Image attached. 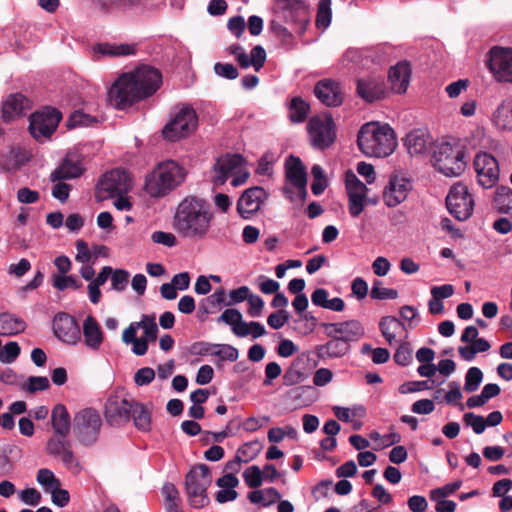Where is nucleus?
Masks as SVG:
<instances>
[{
	"mask_svg": "<svg viewBox=\"0 0 512 512\" xmlns=\"http://www.w3.org/2000/svg\"><path fill=\"white\" fill-rule=\"evenodd\" d=\"M16 197L17 201L21 204H33L39 201L40 194L38 191L28 187H21L18 189Z\"/></svg>",
	"mask_w": 512,
	"mask_h": 512,
	"instance_id": "obj_62",
	"label": "nucleus"
},
{
	"mask_svg": "<svg viewBox=\"0 0 512 512\" xmlns=\"http://www.w3.org/2000/svg\"><path fill=\"white\" fill-rule=\"evenodd\" d=\"M132 186L131 179L125 170L114 169L103 175L99 180L95 197L97 201H105L118 194H125Z\"/></svg>",
	"mask_w": 512,
	"mask_h": 512,
	"instance_id": "obj_10",
	"label": "nucleus"
},
{
	"mask_svg": "<svg viewBox=\"0 0 512 512\" xmlns=\"http://www.w3.org/2000/svg\"><path fill=\"white\" fill-rule=\"evenodd\" d=\"M266 60V52L264 48L260 45L255 46L252 50L250 55H248L246 52L243 54H240V57L237 59L238 64L242 68H248L252 66L255 71H259Z\"/></svg>",
	"mask_w": 512,
	"mask_h": 512,
	"instance_id": "obj_40",
	"label": "nucleus"
},
{
	"mask_svg": "<svg viewBox=\"0 0 512 512\" xmlns=\"http://www.w3.org/2000/svg\"><path fill=\"white\" fill-rule=\"evenodd\" d=\"M243 478L247 486L250 488H258L263 482L262 471L256 465L248 467L243 472Z\"/></svg>",
	"mask_w": 512,
	"mask_h": 512,
	"instance_id": "obj_54",
	"label": "nucleus"
},
{
	"mask_svg": "<svg viewBox=\"0 0 512 512\" xmlns=\"http://www.w3.org/2000/svg\"><path fill=\"white\" fill-rule=\"evenodd\" d=\"M212 483L208 466L201 464L190 469L185 478V490L189 504L196 509L207 506L210 502L207 489Z\"/></svg>",
	"mask_w": 512,
	"mask_h": 512,
	"instance_id": "obj_7",
	"label": "nucleus"
},
{
	"mask_svg": "<svg viewBox=\"0 0 512 512\" xmlns=\"http://www.w3.org/2000/svg\"><path fill=\"white\" fill-rule=\"evenodd\" d=\"M83 172L80 162L66 158L50 175L53 182L79 177Z\"/></svg>",
	"mask_w": 512,
	"mask_h": 512,
	"instance_id": "obj_36",
	"label": "nucleus"
},
{
	"mask_svg": "<svg viewBox=\"0 0 512 512\" xmlns=\"http://www.w3.org/2000/svg\"><path fill=\"white\" fill-rule=\"evenodd\" d=\"M465 423L470 426L476 434H481L486 428L484 417L468 412L464 415Z\"/></svg>",
	"mask_w": 512,
	"mask_h": 512,
	"instance_id": "obj_60",
	"label": "nucleus"
},
{
	"mask_svg": "<svg viewBox=\"0 0 512 512\" xmlns=\"http://www.w3.org/2000/svg\"><path fill=\"white\" fill-rule=\"evenodd\" d=\"M46 452L53 457H59L64 466L71 472L78 474L82 470L80 461L68 439V434L53 433L47 441Z\"/></svg>",
	"mask_w": 512,
	"mask_h": 512,
	"instance_id": "obj_11",
	"label": "nucleus"
},
{
	"mask_svg": "<svg viewBox=\"0 0 512 512\" xmlns=\"http://www.w3.org/2000/svg\"><path fill=\"white\" fill-rule=\"evenodd\" d=\"M25 328L23 319L10 313H0V335L13 336L23 332Z\"/></svg>",
	"mask_w": 512,
	"mask_h": 512,
	"instance_id": "obj_39",
	"label": "nucleus"
},
{
	"mask_svg": "<svg viewBox=\"0 0 512 512\" xmlns=\"http://www.w3.org/2000/svg\"><path fill=\"white\" fill-rule=\"evenodd\" d=\"M244 159L239 154H227L220 157L213 166L212 181L215 185H223L230 176H233Z\"/></svg>",
	"mask_w": 512,
	"mask_h": 512,
	"instance_id": "obj_22",
	"label": "nucleus"
},
{
	"mask_svg": "<svg viewBox=\"0 0 512 512\" xmlns=\"http://www.w3.org/2000/svg\"><path fill=\"white\" fill-rule=\"evenodd\" d=\"M53 286L59 290L63 291L67 288L79 289L82 284L72 275H54L53 276Z\"/></svg>",
	"mask_w": 512,
	"mask_h": 512,
	"instance_id": "obj_53",
	"label": "nucleus"
},
{
	"mask_svg": "<svg viewBox=\"0 0 512 512\" xmlns=\"http://www.w3.org/2000/svg\"><path fill=\"white\" fill-rule=\"evenodd\" d=\"M432 140L429 133L423 129H415L406 135L405 147L412 156L422 155L429 151Z\"/></svg>",
	"mask_w": 512,
	"mask_h": 512,
	"instance_id": "obj_30",
	"label": "nucleus"
},
{
	"mask_svg": "<svg viewBox=\"0 0 512 512\" xmlns=\"http://www.w3.org/2000/svg\"><path fill=\"white\" fill-rule=\"evenodd\" d=\"M139 329L144 332V339L148 341H155L158 333V326L156 324L155 316L143 315L141 321L137 322Z\"/></svg>",
	"mask_w": 512,
	"mask_h": 512,
	"instance_id": "obj_47",
	"label": "nucleus"
},
{
	"mask_svg": "<svg viewBox=\"0 0 512 512\" xmlns=\"http://www.w3.org/2000/svg\"><path fill=\"white\" fill-rule=\"evenodd\" d=\"M61 114L56 109L46 108L30 116L29 131L34 139L43 141L55 132Z\"/></svg>",
	"mask_w": 512,
	"mask_h": 512,
	"instance_id": "obj_13",
	"label": "nucleus"
},
{
	"mask_svg": "<svg viewBox=\"0 0 512 512\" xmlns=\"http://www.w3.org/2000/svg\"><path fill=\"white\" fill-rule=\"evenodd\" d=\"M370 296L375 300L396 299L398 292L395 289L384 288L380 280H374Z\"/></svg>",
	"mask_w": 512,
	"mask_h": 512,
	"instance_id": "obj_50",
	"label": "nucleus"
},
{
	"mask_svg": "<svg viewBox=\"0 0 512 512\" xmlns=\"http://www.w3.org/2000/svg\"><path fill=\"white\" fill-rule=\"evenodd\" d=\"M492 123L502 130H512V100H504L493 112Z\"/></svg>",
	"mask_w": 512,
	"mask_h": 512,
	"instance_id": "obj_37",
	"label": "nucleus"
},
{
	"mask_svg": "<svg viewBox=\"0 0 512 512\" xmlns=\"http://www.w3.org/2000/svg\"><path fill=\"white\" fill-rule=\"evenodd\" d=\"M76 255L75 260L81 264L93 263V254L88 247V244L83 240L76 241Z\"/></svg>",
	"mask_w": 512,
	"mask_h": 512,
	"instance_id": "obj_59",
	"label": "nucleus"
},
{
	"mask_svg": "<svg viewBox=\"0 0 512 512\" xmlns=\"http://www.w3.org/2000/svg\"><path fill=\"white\" fill-rule=\"evenodd\" d=\"M412 189L411 181L401 175H392L383 191V201L388 207H395L406 200Z\"/></svg>",
	"mask_w": 512,
	"mask_h": 512,
	"instance_id": "obj_21",
	"label": "nucleus"
},
{
	"mask_svg": "<svg viewBox=\"0 0 512 512\" xmlns=\"http://www.w3.org/2000/svg\"><path fill=\"white\" fill-rule=\"evenodd\" d=\"M488 67L496 80L512 83V49L498 46L491 48Z\"/></svg>",
	"mask_w": 512,
	"mask_h": 512,
	"instance_id": "obj_14",
	"label": "nucleus"
},
{
	"mask_svg": "<svg viewBox=\"0 0 512 512\" xmlns=\"http://www.w3.org/2000/svg\"><path fill=\"white\" fill-rule=\"evenodd\" d=\"M331 0H321L318 5L316 24L318 27L327 28L331 23Z\"/></svg>",
	"mask_w": 512,
	"mask_h": 512,
	"instance_id": "obj_48",
	"label": "nucleus"
},
{
	"mask_svg": "<svg viewBox=\"0 0 512 512\" xmlns=\"http://www.w3.org/2000/svg\"><path fill=\"white\" fill-rule=\"evenodd\" d=\"M329 340L316 347V354L320 359H335L345 356L349 350L350 345L339 339L336 336H327Z\"/></svg>",
	"mask_w": 512,
	"mask_h": 512,
	"instance_id": "obj_31",
	"label": "nucleus"
},
{
	"mask_svg": "<svg viewBox=\"0 0 512 512\" xmlns=\"http://www.w3.org/2000/svg\"><path fill=\"white\" fill-rule=\"evenodd\" d=\"M162 83L161 73L150 66L121 74L108 91V100L117 109H125L154 94Z\"/></svg>",
	"mask_w": 512,
	"mask_h": 512,
	"instance_id": "obj_1",
	"label": "nucleus"
},
{
	"mask_svg": "<svg viewBox=\"0 0 512 512\" xmlns=\"http://www.w3.org/2000/svg\"><path fill=\"white\" fill-rule=\"evenodd\" d=\"M187 170L173 160L159 163L146 177L145 191L154 198L165 197L184 183Z\"/></svg>",
	"mask_w": 512,
	"mask_h": 512,
	"instance_id": "obj_4",
	"label": "nucleus"
},
{
	"mask_svg": "<svg viewBox=\"0 0 512 512\" xmlns=\"http://www.w3.org/2000/svg\"><path fill=\"white\" fill-rule=\"evenodd\" d=\"M357 93L367 102H374L384 97L385 86L382 77L369 76L360 79L357 84Z\"/></svg>",
	"mask_w": 512,
	"mask_h": 512,
	"instance_id": "obj_27",
	"label": "nucleus"
},
{
	"mask_svg": "<svg viewBox=\"0 0 512 512\" xmlns=\"http://www.w3.org/2000/svg\"><path fill=\"white\" fill-rule=\"evenodd\" d=\"M446 205L449 212L460 221L467 220L474 210V200L467 186L462 183L452 186L446 197Z\"/></svg>",
	"mask_w": 512,
	"mask_h": 512,
	"instance_id": "obj_12",
	"label": "nucleus"
},
{
	"mask_svg": "<svg viewBox=\"0 0 512 512\" xmlns=\"http://www.w3.org/2000/svg\"><path fill=\"white\" fill-rule=\"evenodd\" d=\"M198 124L196 111L191 105H182L174 118L164 127L163 136L169 141H176L193 132Z\"/></svg>",
	"mask_w": 512,
	"mask_h": 512,
	"instance_id": "obj_8",
	"label": "nucleus"
},
{
	"mask_svg": "<svg viewBox=\"0 0 512 512\" xmlns=\"http://www.w3.org/2000/svg\"><path fill=\"white\" fill-rule=\"evenodd\" d=\"M357 143L364 155L377 158L391 155L397 146L394 130L379 122L364 124L358 132Z\"/></svg>",
	"mask_w": 512,
	"mask_h": 512,
	"instance_id": "obj_3",
	"label": "nucleus"
},
{
	"mask_svg": "<svg viewBox=\"0 0 512 512\" xmlns=\"http://www.w3.org/2000/svg\"><path fill=\"white\" fill-rule=\"evenodd\" d=\"M268 195L264 188L255 186L246 189L237 202V211L244 219H250L257 213Z\"/></svg>",
	"mask_w": 512,
	"mask_h": 512,
	"instance_id": "obj_20",
	"label": "nucleus"
},
{
	"mask_svg": "<svg viewBox=\"0 0 512 512\" xmlns=\"http://www.w3.org/2000/svg\"><path fill=\"white\" fill-rule=\"evenodd\" d=\"M286 169V177L289 182L302 190L305 193V188L307 184V177L305 168L301 162V160L294 156H289L285 163Z\"/></svg>",
	"mask_w": 512,
	"mask_h": 512,
	"instance_id": "obj_33",
	"label": "nucleus"
},
{
	"mask_svg": "<svg viewBox=\"0 0 512 512\" xmlns=\"http://www.w3.org/2000/svg\"><path fill=\"white\" fill-rule=\"evenodd\" d=\"M135 400L124 391L110 395L105 403L104 416L111 426H123L130 421Z\"/></svg>",
	"mask_w": 512,
	"mask_h": 512,
	"instance_id": "obj_9",
	"label": "nucleus"
},
{
	"mask_svg": "<svg viewBox=\"0 0 512 512\" xmlns=\"http://www.w3.org/2000/svg\"><path fill=\"white\" fill-rule=\"evenodd\" d=\"M494 205L500 212L512 216V190L508 189L498 193L494 199Z\"/></svg>",
	"mask_w": 512,
	"mask_h": 512,
	"instance_id": "obj_55",
	"label": "nucleus"
},
{
	"mask_svg": "<svg viewBox=\"0 0 512 512\" xmlns=\"http://www.w3.org/2000/svg\"><path fill=\"white\" fill-rule=\"evenodd\" d=\"M49 380L44 376H31L27 380L26 390L30 393L46 390L49 388Z\"/></svg>",
	"mask_w": 512,
	"mask_h": 512,
	"instance_id": "obj_64",
	"label": "nucleus"
},
{
	"mask_svg": "<svg viewBox=\"0 0 512 512\" xmlns=\"http://www.w3.org/2000/svg\"><path fill=\"white\" fill-rule=\"evenodd\" d=\"M265 333L266 330L264 326L256 321H251L249 323L245 322L234 329V334L238 337H246L251 335L254 339H256L263 336Z\"/></svg>",
	"mask_w": 512,
	"mask_h": 512,
	"instance_id": "obj_44",
	"label": "nucleus"
},
{
	"mask_svg": "<svg viewBox=\"0 0 512 512\" xmlns=\"http://www.w3.org/2000/svg\"><path fill=\"white\" fill-rule=\"evenodd\" d=\"M101 427L102 418L94 408L79 410L72 420L74 437L78 444L83 447H91L97 443Z\"/></svg>",
	"mask_w": 512,
	"mask_h": 512,
	"instance_id": "obj_6",
	"label": "nucleus"
},
{
	"mask_svg": "<svg viewBox=\"0 0 512 512\" xmlns=\"http://www.w3.org/2000/svg\"><path fill=\"white\" fill-rule=\"evenodd\" d=\"M345 183L349 197V212L353 217H357L364 210L368 188L352 172L346 174Z\"/></svg>",
	"mask_w": 512,
	"mask_h": 512,
	"instance_id": "obj_19",
	"label": "nucleus"
},
{
	"mask_svg": "<svg viewBox=\"0 0 512 512\" xmlns=\"http://www.w3.org/2000/svg\"><path fill=\"white\" fill-rule=\"evenodd\" d=\"M483 379V373L478 367L468 369L465 376L464 389L466 392H474L478 389Z\"/></svg>",
	"mask_w": 512,
	"mask_h": 512,
	"instance_id": "obj_49",
	"label": "nucleus"
},
{
	"mask_svg": "<svg viewBox=\"0 0 512 512\" xmlns=\"http://www.w3.org/2000/svg\"><path fill=\"white\" fill-rule=\"evenodd\" d=\"M281 495L277 489L273 487L255 490L249 493L248 499L253 504H260L264 507L270 506L276 503L280 499Z\"/></svg>",
	"mask_w": 512,
	"mask_h": 512,
	"instance_id": "obj_42",
	"label": "nucleus"
},
{
	"mask_svg": "<svg viewBox=\"0 0 512 512\" xmlns=\"http://www.w3.org/2000/svg\"><path fill=\"white\" fill-rule=\"evenodd\" d=\"M214 356L219 357L221 360H228L234 362L239 357L237 348L229 344H216Z\"/></svg>",
	"mask_w": 512,
	"mask_h": 512,
	"instance_id": "obj_58",
	"label": "nucleus"
},
{
	"mask_svg": "<svg viewBox=\"0 0 512 512\" xmlns=\"http://www.w3.org/2000/svg\"><path fill=\"white\" fill-rule=\"evenodd\" d=\"M53 433L69 434L71 419L66 407L62 404L56 405L51 415Z\"/></svg>",
	"mask_w": 512,
	"mask_h": 512,
	"instance_id": "obj_38",
	"label": "nucleus"
},
{
	"mask_svg": "<svg viewBox=\"0 0 512 512\" xmlns=\"http://www.w3.org/2000/svg\"><path fill=\"white\" fill-rule=\"evenodd\" d=\"M216 484L220 488L216 494V501L218 503L223 504L237 498L238 493L235 488L238 486L239 480L235 475L227 473L217 479Z\"/></svg>",
	"mask_w": 512,
	"mask_h": 512,
	"instance_id": "obj_34",
	"label": "nucleus"
},
{
	"mask_svg": "<svg viewBox=\"0 0 512 512\" xmlns=\"http://www.w3.org/2000/svg\"><path fill=\"white\" fill-rule=\"evenodd\" d=\"M289 320V314L285 309L271 313L267 318L268 325L273 329L282 328Z\"/></svg>",
	"mask_w": 512,
	"mask_h": 512,
	"instance_id": "obj_63",
	"label": "nucleus"
},
{
	"mask_svg": "<svg viewBox=\"0 0 512 512\" xmlns=\"http://www.w3.org/2000/svg\"><path fill=\"white\" fill-rule=\"evenodd\" d=\"M214 72L216 75L230 80L236 79L239 75L237 68L230 63H216Z\"/></svg>",
	"mask_w": 512,
	"mask_h": 512,
	"instance_id": "obj_61",
	"label": "nucleus"
},
{
	"mask_svg": "<svg viewBox=\"0 0 512 512\" xmlns=\"http://www.w3.org/2000/svg\"><path fill=\"white\" fill-rule=\"evenodd\" d=\"M36 480L43 487L45 492H49L50 490L61 486L60 480L50 469L47 468L38 470Z\"/></svg>",
	"mask_w": 512,
	"mask_h": 512,
	"instance_id": "obj_45",
	"label": "nucleus"
},
{
	"mask_svg": "<svg viewBox=\"0 0 512 512\" xmlns=\"http://www.w3.org/2000/svg\"><path fill=\"white\" fill-rule=\"evenodd\" d=\"M20 346L17 342L11 341L0 350V361L5 364L13 363L20 354Z\"/></svg>",
	"mask_w": 512,
	"mask_h": 512,
	"instance_id": "obj_56",
	"label": "nucleus"
},
{
	"mask_svg": "<svg viewBox=\"0 0 512 512\" xmlns=\"http://www.w3.org/2000/svg\"><path fill=\"white\" fill-rule=\"evenodd\" d=\"M411 69L408 63L399 62L389 71L388 79L394 92H406L410 82Z\"/></svg>",
	"mask_w": 512,
	"mask_h": 512,
	"instance_id": "obj_32",
	"label": "nucleus"
},
{
	"mask_svg": "<svg viewBox=\"0 0 512 512\" xmlns=\"http://www.w3.org/2000/svg\"><path fill=\"white\" fill-rule=\"evenodd\" d=\"M80 330L85 347L94 352L99 351L104 342V332L97 319L88 315L84 319Z\"/></svg>",
	"mask_w": 512,
	"mask_h": 512,
	"instance_id": "obj_25",
	"label": "nucleus"
},
{
	"mask_svg": "<svg viewBox=\"0 0 512 512\" xmlns=\"http://www.w3.org/2000/svg\"><path fill=\"white\" fill-rule=\"evenodd\" d=\"M399 346L394 354V360L401 366H406L411 361L412 350L406 340L399 339Z\"/></svg>",
	"mask_w": 512,
	"mask_h": 512,
	"instance_id": "obj_57",
	"label": "nucleus"
},
{
	"mask_svg": "<svg viewBox=\"0 0 512 512\" xmlns=\"http://www.w3.org/2000/svg\"><path fill=\"white\" fill-rule=\"evenodd\" d=\"M261 445L258 441H252L243 444L236 453V464L240 465L242 462L247 463L255 459L260 453Z\"/></svg>",
	"mask_w": 512,
	"mask_h": 512,
	"instance_id": "obj_43",
	"label": "nucleus"
},
{
	"mask_svg": "<svg viewBox=\"0 0 512 512\" xmlns=\"http://www.w3.org/2000/svg\"><path fill=\"white\" fill-rule=\"evenodd\" d=\"M217 322L225 323L232 327V331L234 332V329L239 327L241 324L245 323V321L242 320V314L239 310L235 308H228L226 309L217 319Z\"/></svg>",
	"mask_w": 512,
	"mask_h": 512,
	"instance_id": "obj_51",
	"label": "nucleus"
},
{
	"mask_svg": "<svg viewBox=\"0 0 512 512\" xmlns=\"http://www.w3.org/2000/svg\"><path fill=\"white\" fill-rule=\"evenodd\" d=\"M130 274L124 269L113 270L111 277V289L117 292H123L129 283Z\"/></svg>",
	"mask_w": 512,
	"mask_h": 512,
	"instance_id": "obj_52",
	"label": "nucleus"
},
{
	"mask_svg": "<svg viewBox=\"0 0 512 512\" xmlns=\"http://www.w3.org/2000/svg\"><path fill=\"white\" fill-rule=\"evenodd\" d=\"M433 164L445 176H459L466 167L465 151L456 142H441L434 149Z\"/></svg>",
	"mask_w": 512,
	"mask_h": 512,
	"instance_id": "obj_5",
	"label": "nucleus"
},
{
	"mask_svg": "<svg viewBox=\"0 0 512 512\" xmlns=\"http://www.w3.org/2000/svg\"><path fill=\"white\" fill-rule=\"evenodd\" d=\"M53 333L66 345L75 346L81 341V330L76 320L65 312L57 313L53 318Z\"/></svg>",
	"mask_w": 512,
	"mask_h": 512,
	"instance_id": "obj_16",
	"label": "nucleus"
},
{
	"mask_svg": "<svg viewBox=\"0 0 512 512\" xmlns=\"http://www.w3.org/2000/svg\"><path fill=\"white\" fill-rule=\"evenodd\" d=\"M278 8L282 10L283 18L302 29L308 22V10L302 0H277Z\"/></svg>",
	"mask_w": 512,
	"mask_h": 512,
	"instance_id": "obj_26",
	"label": "nucleus"
},
{
	"mask_svg": "<svg viewBox=\"0 0 512 512\" xmlns=\"http://www.w3.org/2000/svg\"><path fill=\"white\" fill-rule=\"evenodd\" d=\"M473 165L480 186L488 189L497 184L500 172L499 164L492 155L486 152L478 153Z\"/></svg>",
	"mask_w": 512,
	"mask_h": 512,
	"instance_id": "obj_15",
	"label": "nucleus"
},
{
	"mask_svg": "<svg viewBox=\"0 0 512 512\" xmlns=\"http://www.w3.org/2000/svg\"><path fill=\"white\" fill-rule=\"evenodd\" d=\"M314 93L320 102L328 107H337L344 100V92L340 83L330 79L319 81L314 87Z\"/></svg>",
	"mask_w": 512,
	"mask_h": 512,
	"instance_id": "obj_23",
	"label": "nucleus"
},
{
	"mask_svg": "<svg viewBox=\"0 0 512 512\" xmlns=\"http://www.w3.org/2000/svg\"><path fill=\"white\" fill-rule=\"evenodd\" d=\"M309 111V105L299 97L292 99L290 106V118L293 122L304 121Z\"/></svg>",
	"mask_w": 512,
	"mask_h": 512,
	"instance_id": "obj_46",
	"label": "nucleus"
},
{
	"mask_svg": "<svg viewBox=\"0 0 512 512\" xmlns=\"http://www.w3.org/2000/svg\"><path fill=\"white\" fill-rule=\"evenodd\" d=\"M30 107L31 103L24 95L11 94L2 104V117L7 122L12 121L20 117Z\"/></svg>",
	"mask_w": 512,
	"mask_h": 512,
	"instance_id": "obj_29",
	"label": "nucleus"
},
{
	"mask_svg": "<svg viewBox=\"0 0 512 512\" xmlns=\"http://www.w3.org/2000/svg\"><path fill=\"white\" fill-rule=\"evenodd\" d=\"M94 51L107 57H124L134 55L137 51L135 43H101Z\"/></svg>",
	"mask_w": 512,
	"mask_h": 512,
	"instance_id": "obj_35",
	"label": "nucleus"
},
{
	"mask_svg": "<svg viewBox=\"0 0 512 512\" xmlns=\"http://www.w3.org/2000/svg\"><path fill=\"white\" fill-rule=\"evenodd\" d=\"M163 0H96L99 9L103 12L120 11H143L152 9Z\"/></svg>",
	"mask_w": 512,
	"mask_h": 512,
	"instance_id": "obj_24",
	"label": "nucleus"
},
{
	"mask_svg": "<svg viewBox=\"0 0 512 512\" xmlns=\"http://www.w3.org/2000/svg\"><path fill=\"white\" fill-rule=\"evenodd\" d=\"M326 336H336L350 345L351 342L358 341L364 335V327L358 320H348L336 323H322Z\"/></svg>",
	"mask_w": 512,
	"mask_h": 512,
	"instance_id": "obj_18",
	"label": "nucleus"
},
{
	"mask_svg": "<svg viewBox=\"0 0 512 512\" xmlns=\"http://www.w3.org/2000/svg\"><path fill=\"white\" fill-rule=\"evenodd\" d=\"M131 418L133 419L135 427L142 431L148 432L151 429V412L147 407L137 401L131 409Z\"/></svg>",
	"mask_w": 512,
	"mask_h": 512,
	"instance_id": "obj_41",
	"label": "nucleus"
},
{
	"mask_svg": "<svg viewBox=\"0 0 512 512\" xmlns=\"http://www.w3.org/2000/svg\"><path fill=\"white\" fill-rule=\"evenodd\" d=\"M379 329L389 345L399 342V339L406 340L408 336L405 324L394 316L382 317Z\"/></svg>",
	"mask_w": 512,
	"mask_h": 512,
	"instance_id": "obj_28",
	"label": "nucleus"
},
{
	"mask_svg": "<svg viewBox=\"0 0 512 512\" xmlns=\"http://www.w3.org/2000/svg\"><path fill=\"white\" fill-rule=\"evenodd\" d=\"M308 133L312 145L317 149H325L335 140V132L331 118H311L308 122Z\"/></svg>",
	"mask_w": 512,
	"mask_h": 512,
	"instance_id": "obj_17",
	"label": "nucleus"
},
{
	"mask_svg": "<svg viewBox=\"0 0 512 512\" xmlns=\"http://www.w3.org/2000/svg\"><path fill=\"white\" fill-rule=\"evenodd\" d=\"M213 218L210 205L205 199L188 195L177 204L172 227L183 238L204 239L210 232Z\"/></svg>",
	"mask_w": 512,
	"mask_h": 512,
	"instance_id": "obj_2",
	"label": "nucleus"
}]
</instances>
